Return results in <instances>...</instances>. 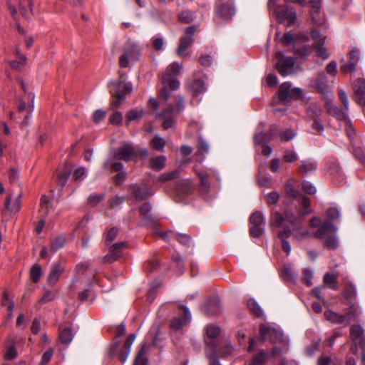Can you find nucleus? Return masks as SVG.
<instances>
[{
	"label": "nucleus",
	"mask_w": 365,
	"mask_h": 365,
	"mask_svg": "<svg viewBox=\"0 0 365 365\" xmlns=\"http://www.w3.org/2000/svg\"><path fill=\"white\" fill-rule=\"evenodd\" d=\"M285 217L286 219L279 212L272 210L270 225L281 228L277 231V236L282 250L288 257L292 250L289 239L292 237L297 241H302L309 237L310 233L306 229L294 227L301 224L303 220L302 217L296 216L289 212H286Z\"/></svg>",
	"instance_id": "1"
},
{
	"label": "nucleus",
	"mask_w": 365,
	"mask_h": 365,
	"mask_svg": "<svg viewBox=\"0 0 365 365\" xmlns=\"http://www.w3.org/2000/svg\"><path fill=\"white\" fill-rule=\"evenodd\" d=\"M192 90L193 93V98H197L200 95L207 91L205 81L202 79L195 80L192 85Z\"/></svg>",
	"instance_id": "38"
},
{
	"label": "nucleus",
	"mask_w": 365,
	"mask_h": 365,
	"mask_svg": "<svg viewBox=\"0 0 365 365\" xmlns=\"http://www.w3.org/2000/svg\"><path fill=\"white\" fill-rule=\"evenodd\" d=\"M165 143L166 142L164 138L160 137L158 135H155L150 141L153 148L159 151L163 150Z\"/></svg>",
	"instance_id": "49"
},
{
	"label": "nucleus",
	"mask_w": 365,
	"mask_h": 365,
	"mask_svg": "<svg viewBox=\"0 0 365 365\" xmlns=\"http://www.w3.org/2000/svg\"><path fill=\"white\" fill-rule=\"evenodd\" d=\"M87 177V172L84 167L76 169L73 173V179L75 181H81Z\"/></svg>",
	"instance_id": "55"
},
{
	"label": "nucleus",
	"mask_w": 365,
	"mask_h": 365,
	"mask_svg": "<svg viewBox=\"0 0 365 365\" xmlns=\"http://www.w3.org/2000/svg\"><path fill=\"white\" fill-rule=\"evenodd\" d=\"M303 97V91L300 88L294 87L290 82H284L281 84L278 91V98L284 103L290 102Z\"/></svg>",
	"instance_id": "3"
},
{
	"label": "nucleus",
	"mask_w": 365,
	"mask_h": 365,
	"mask_svg": "<svg viewBox=\"0 0 365 365\" xmlns=\"http://www.w3.org/2000/svg\"><path fill=\"white\" fill-rule=\"evenodd\" d=\"M336 231L337 227L330 221L326 220L319 225L318 229L315 232V236L318 238H322L324 237H327L328 235L331 233L336 234Z\"/></svg>",
	"instance_id": "27"
},
{
	"label": "nucleus",
	"mask_w": 365,
	"mask_h": 365,
	"mask_svg": "<svg viewBox=\"0 0 365 365\" xmlns=\"http://www.w3.org/2000/svg\"><path fill=\"white\" fill-rule=\"evenodd\" d=\"M247 306L250 312L257 317H262L264 314L262 309L255 299L250 298L247 301Z\"/></svg>",
	"instance_id": "42"
},
{
	"label": "nucleus",
	"mask_w": 365,
	"mask_h": 365,
	"mask_svg": "<svg viewBox=\"0 0 365 365\" xmlns=\"http://www.w3.org/2000/svg\"><path fill=\"white\" fill-rule=\"evenodd\" d=\"M31 278L34 282H37L41 276V268L38 264H34L31 269Z\"/></svg>",
	"instance_id": "62"
},
{
	"label": "nucleus",
	"mask_w": 365,
	"mask_h": 365,
	"mask_svg": "<svg viewBox=\"0 0 365 365\" xmlns=\"http://www.w3.org/2000/svg\"><path fill=\"white\" fill-rule=\"evenodd\" d=\"M152 210V205L150 202L144 203L139 209L140 215L143 217L144 220L148 221L149 224L154 222L153 218L150 213Z\"/></svg>",
	"instance_id": "41"
},
{
	"label": "nucleus",
	"mask_w": 365,
	"mask_h": 365,
	"mask_svg": "<svg viewBox=\"0 0 365 365\" xmlns=\"http://www.w3.org/2000/svg\"><path fill=\"white\" fill-rule=\"evenodd\" d=\"M327 216L329 220H336L341 216L340 210L337 207H329L327 210Z\"/></svg>",
	"instance_id": "56"
},
{
	"label": "nucleus",
	"mask_w": 365,
	"mask_h": 365,
	"mask_svg": "<svg viewBox=\"0 0 365 365\" xmlns=\"http://www.w3.org/2000/svg\"><path fill=\"white\" fill-rule=\"evenodd\" d=\"M345 289L344 295L346 299L351 303L356 298V289L354 284L350 281L344 279Z\"/></svg>",
	"instance_id": "39"
},
{
	"label": "nucleus",
	"mask_w": 365,
	"mask_h": 365,
	"mask_svg": "<svg viewBox=\"0 0 365 365\" xmlns=\"http://www.w3.org/2000/svg\"><path fill=\"white\" fill-rule=\"evenodd\" d=\"M138 155L135 148L130 143H122L113 155V159L128 162L135 160Z\"/></svg>",
	"instance_id": "10"
},
{
	"label": "nucleus",
	"mask_w": 365,
	"mask_h": 365,
	"mask_svg": "<svg viewBox=\"0 0 365 365\" xmlns=\"http://www.w3.org/2000/svg\"><path fill=\"white\" fill-rule=\"evenodd\" d=\"M166 158L165 155H159L150 159L149 165L150 168L154 170L159 171L163 170L165 166Z\"/></svg>",
	"instance_id": "35"
},
{
	"label": "nucleus",
	"mask_w": 365,
	"mask_h": 365,
	"mask_svg": "<svg viewBox=\"0 0 365 365\" xmlns=\"http://www.w3.org/2000/svg\"><path fill=\"white\" fill-rule=\"evenodd\" d=\"M71 171L70 169H66L59 173L58 176L57 180V186L61 190L66 184L70 175H71Z\"/></svg>",
	"instance_id": "47"
},
{
	"label": "nucleus",
	"mask_w": 365,
	"mask_h": 365,
	"mask_svg": "<svg viewBox=\"0 0 365 365\" xmlns=\"http://www.w3.org/2000/svg\"><path fill=\"white\" fill-rule=\"evenodd\" d=\"M140 55V49L136 43H130L123 50V53L119 59L120 66L126 68L128 66L129 62H135L139 59Z\"/></svg>",
	"instance_id": "9"
},
{
	"label": "nucleus",
	"mask_w": 365,
	"mask_h": 365,
	"mask_svg": "<svg viewBox=\"0 0 365 365\" xmlns=\"http://www.w3.org/2000/svg\"><path fill=\"white\" fill-rule=\"evenodd\" d=\"M316 91L323 95L327 99L330 100L332 97L329 86L327 81V76L324 72L319 73L312 80Z\"/></svg>",
	"instance_id": "11"
},
{
	"label": "nucleus",
	"mask_w": 365,
	"mask_h": 365,
	"mask_svg": "<svg viewBox=\"0 0 365 365\" xmlns=\"http://www.w3.org/2000/svg\"><path fill=\"white\" fill-rule=\"evenodd\" d=\"M132 91V85L130 83H125L123 81L114 83L110 89L111 94L116 98L113 103L118 107L124 100L127 93Z\"/></svg>",
	"instance_id": "8"
},
{
	"label": "nucleus",
	"mask_w": 365,
	"mask_h": 365,
	"mask_svg": "<svg viewBox=\"0 0 365 365\" xmlns=\"http://www.w3.org/2000/svg\"><path fill=\"white\" fill-rule=\"evenodd\" d=\"M162 85L163 87L159 91V96L161 99L166 102L170 96L168 87H170L172 90H176L180 86V82L175 76H173L169 72H167L163 75Z\"/></svg>",
	"instance_id": "6"
},
{
	"label": "nucleus",
	"mask_w": 365,
	"mask_h": 365,
	"mask_svg": "<svg viewBox=\"0 0 365 365\" xmlns=\"http://www.w3.org/2000/svg\"><path fill=\"white\" fill-rule=\"evenodd\" d=\"M18 356L17 350L14 344L6 347L4 358L5 359L11 360L16 358Z\"/></svg>",
	"instance_id": "57"
},
{
	"label": "nucleus",
	"mask_w": 365,
	"mask_h": 365,
	"mask_svg": "<svg viewBox=\"0 0 365 365\" xmlns=\"http://www.w3.org/2000/svg\"><path fill=\"white\" fill-rule=\"evenodd\" d=\"M295 136V133L292 129H287L284 131H280L279 137L282 141L287 142L292 140Z\"/></svg>",
	"instance_id": "64"
},
{
	"label": "nucleus",
	"mask_w": 365,
	"mask_h": 365,
	"mask_svg": "<svg viewBox=\"0 0 365 365\" xmlns=\"http://www.w3.org/2000/svg\"><path fill=\"white\" fill-rule=\"evenodd\" d=\"M324 246L329 249L334 250L338 247V241L336 235L327 236L324 240Z\"/></svg>",
	"instance_id": "60"
},
{
	"label": "nucleus",
	"mask_w": 365,
	"mask_h": 365,
	"mask_svg": "<svg viewBox=\"0 0 365 365\" xmlns=\"http://www.w3.org/2000/svg\"><path fill=\"white\" fill-rule=\"evenodd\" d=\"M216 16L224 21L231 19L235 14V9L232 4L218 0L215 5Z\"/></svg>",
	"instance_id": "14"
},
{
	"label": "nucleus",
	"mask_w": 365,
	"mask_h": 365,
	"mask_svg": "<svg viewBox=\"0 0 365 365\" xmlns=\"http://www.w3.org/2000/svg\"><path fill=\"white\" fill-rule=\"evenodd\" d=\"M206 338L205 339L209 351L217 350L216 339L220 334V328L215 324H209L206 327Z\"/></svg>",
	"instance_id": "15"
},
{
	"label": "nucleus",
	"mask_w": 365,
	"mask_h": 365,
	"mask_svg": "<svg viewBox=\"0 0 365 365\" xmlns=\"http://www.w3.org/2000/svg\"><path fill=\"white\" fill-rule=\"evenodd\" d=\"M126 247L124 242L114 243L110 245L109 252L103 257V261L107 263H112L119 259L122 255V251Z\"/></svg>",
	"instance_id": "18"
},
{
	"label": "nucleus",
	"mask_w": 365,
	"mask_h": 365,
	"mask_svg": "<svg viewBox=\"0 0 365 365\" xmlns=\"http://www.w3.org/2000/svg\"><path fill=\"white\" fill-rule=\"evenodd\" d=\"M173 237L185 246H190L192 244L191 237L188 235L177 233L173 234Z\"/></svg>",
	"instance_id": "54"
},
{
	"label": "nucleus",
	"mask_w": 365,
	"mask_h": 365,
	"mask_svg": "<svg viewBox=\"0 0 365 365\" xmlns=\"http://www.w3.org/2000/svg\"><path fill=\"white\" fill-rule=\"evenodd\" d=\"M149 350V346L146 344H143L135 359V365H146L148 359L145 356Z\"/></svg>",
	"instance_id": "36"
},
{
	"label": "nucleus",
	"mask_w": 365,
	"mask_h": 365,
	"mask_svg": "<svg viewBox=\"0 0 365 365\" xmlns=\"http://www.w3.org/2000/svg\"><path fill=\"white\" fill-rule=\"evenodd\" d=\"M265 127L264 123H260L258 126V131L254 135V143L255 145H264V144H269L272 140L270 135L262 132V130Z\"/></svg>",
	"instance_id": "28"
},
{
	"label": "nucleus",
	"mask_w": 365,
	"mask_h": 365,
	"mask_svg": "<svg viewBox=\"0 0 365 365\" xmlns=\"http://www.w3.org/2000/svg\"><path fill=\"white\" fill-rule=\"evenodd\" d=\"M195 31V26H189L185 29V36L180 38L179 46L177 48L178 56H183L186 49L192 45L194 41Z\"/></svg>",
	"instance_id": "17"
},
{
	"label": "nucleus",
	"mask_w": 365,
	"mask_h": 365,
	"mask_svg": "<svg viewBox=\"0 0 365 365\" xmlns=\"http://www.w3.org/2000/svg\"><path fill=\"white\" fill-rule=\"evenodd\" d=\"M179 308L182 310L183 316L175 317L171 320L170 325L174 330L182 329L184 326L188 324L192 319V315L187 307L180 304Z\"/></svg>",
	"instance_id": "16"
},
{
	"label": "nucleus",
	"mask_w": 365,
	"mask_h": 365,
	"mask_svg": "<svg viewBox=\"0 0 365 365\" xmlns=\"http://www.w3.org/2000/svg\"><path fill=\"white\" fill-rule=\"evenodd\" d=\"M259 341H268L272 344H277L272 350V354L281 355L288 350L289 339L284 336V334L275 328L264 324L259 327Z\"/></svg>",
	"instance_id": "2"
},
{
	"label": "nucleus",
	"mask_w": 365,
	"mask_h": 365,
	"mask_svg": "<svg viewBox=\"0 0 365 365\" xmlns=\"http://www.w3.org/2000/svg\"><path fill=\"white\" fill-rule=\"evenodd\" d=\"M350 335L353 340L351 350L354 353L356 351L357 344L365 346V340L363 337V328L359 324H354L350 328Z\"/></svg>",
	"instance_id": "21"
},
{
	"label": "nucleus",
	"mask_w": 365,
	"mask_h": 365,
	"mask_svg": "<svg viewBox=\"0 0 365 365\" xmlns=\"http://www.w3.org/2000/svg\"><path fill=\"white\" fill-rule=\"evenodd\" d=\"M73 337V335L70 327L64 328L59 334L60 341L62 344H65L66 345L69 344L71 342Z\"/></svg>",
	"instance_id": "44"
},
{
	"label": "nucleus",
	"mask_w": 365,
	"mask_h": 365,
	"mask_svg": "<svg viewBox=\"0 0 365 365\" xmlns=\"http://www.w3.org/2000/svg\"><path fill=\"white\" fill-rule=\"evenodd\" d=\"M63 267L60 263H54L52 264L51 269L48 276V282L51 285H54L60 278L61 274L63 272Z\"/></svg>",
	"instance_id": "29"
},
{
	"label": "nucleus",
	"mask_w": 365,
	"mask_h": 365,
	"mask_svg": "<svg viewBox=\"0 0 365 365\" xmlns=\"http://www.w3.org/2000/svg\"><path fill=\"white\" fill-rule=\"evenodd\" d=\"M280 275L285 282L291 283H295L296 282L297 274L289 264H284L282 266Z\"/></svg>",
	"instance_id": "33"
},
{
	"label": "nucleus",
	"mask_w": 365,
	"mask_h": 365,
	"mask_svg": "<svg viewBox=\"0 0 365 365\" xmlns=\"http://www.w3.org/2000/svg\"><path fill=\"white\" fill-rule=\"evenodd\" d=\"M180 175V172L177 170L171 172H168L162 174L160 177V180L163 182H167L175 178H178Z\"/></svg>",
	"instance_id": "61"
},
{
	"label": "nucleus",
	"mask_w": 365,
	"mask_h": 365,
	"mask_svg": "<svg viewBox=\"0 0 365 365\" xmlns=\"http://www.w3.org/2000/svg\"><path fill=\"white\" fill-rule=\"evenodd\" d=\"M325 108L327 109V113L334 117H335L339 120H342L344 122L349 120L347 111L348 110H341L337 106H334L331 101H327L325 104Z\"/></svg>",
	"instance_id": "26"
},
{
	"label": "nucleus",
	"mask_w": 365,
	"mask_h": 365,
	"mask_svg": "<svg viewBox=\"0 0 365 365\" xmlns=\"http://www.w3.org/2000/svg\"><path fill=\"white\" fill-rule=\"evenodd\" d=\"M323 283L332 290H338L337 274L334 272H327L323 277Z\"/></svg>",
	"instance_id": "34"
},
{
	"label": "nucleus",
	"mask_w": 365,
	"mask_h": 365,
	"mask_svg": "<svg viewBox=\"0 0 365 365\" xmlns=\"http://www.w3.org/2000/svg\"><path fill=\"white\" fill-rule=\"evenodd\" d=\"M250 233L254 237H259L264 232L265 220L261 212L256 211L250 217Z\"/></svg>",
	"instance_id": "7"
},
{
	"label": "nucleus",
	"mask_w": 365,
	"mask_h": 365,
	"mask_svg": "<svg viewBox=\"0 0 365 365\" xmlns=\"http://www.w3.org/2000/svg\"><path fill=\"white\" fill-rule=\"evenodd\" d=\"M266 354L261 350L252 360L248 365H265Z\"/></svg>",
	"instance_id": "52"
},
{
	"label": "nucleus",
	"mask_w": 365,
	"mask_h": 365,
	"mask_svg": "<svg viewBox=\"0 0 365 365\" xmlns=\"http://www.w3.org/2000/svg\"><path fill=\"white\" fill-rule=\"evenodd\" d=\"M19 6L21 16L26 19H29L30 14H32V1L21 0Z\"/></svg>",
	"instance_id": "40"
},
{
	"label": "nucleus",
	"mask_w": 365,
	"mask_h": 365,
	"mask_svg": "<svg viewBox=\"0 0 365 365\" xmlns=\"http://www.w3.org/2000/svg\"><path fill=\"white\" fill-rule=\"evenodd\" d=\"M317 167V163L310 160H303L300 166V169L305 173L309 174L316 170Z\"/></svg>",
	"instance_id": "46"
},
{
	"label": "nucleus",
	"mask_w": 365,
	"mask_h": 365,
	"mask_svg": "<svg viewBox=\"0 0 365 365\" xmlns=\"http://www.w3.org/2000/svg\"><path fill=\"white\" fill-rule=\"evenodd\" d=\"M135 339V334H130L126 338L123 349L119 354V360L123 364L126 361L127 358L130 352V348Z\"/></svg>",
	"instance_id": "30"
},
{
	"label": "nucleus",
	"mask_w": 365,
	"mask_h": 365,
	"mask_svg": "<svg viewBox=\"0 0 365 365\" xmlns=\"http://www.w3.org/2000/svg\"><path fill=\"white\" fill-rule=\"evenodd\" d=\"M144 110L143 109H132L126 114V123H129L130 121L139 120L143 115Z\"/></svg>",
	"instance_id": "45"
},
{
	"label": "nucleus",
	"mask_w": 365,
	"mask_h": 365,
	"mask_svg": "<svg viewBox=\"0 0 365 365\" xmlns=\"http://www.w3.org/2000/svg\"><path fill=\"white\" fill-rule=\"evenodd\" d=\"M21 194H22L21 192H19L16 195L12 205H11V195H9L6 198L5 209L11 212H16L19 211L21 209Z\"/></svg>",
	"instance_id": "31"
},
{
	"label": "nucleus",
	"mask_w": 365,
	"mask_h": 365,
	"mask_svg": "<svg viewBox=\"0 0 365 365\" xmlns=\"http://www.w3.org/2000/svg\"><path fill=\"white\" fill-rule=\"evenodd\" d=\"M192 188L190 180H182L177 182L176 193L180 196H185L190 193Z\"/></svg>",
	"instance_id": "32"
},
{
	"label": "nucleus",
	"mask_w": 365,
	"mask_h": 365,
	"mask_svg": "<svg viewBox=\"0 0 365 365\" xmlns=\"http://www.w3.org/2000/svg\"><path fill=\"white\" fill-rule=\"evenodd\" d=\"M118 234V229L116 227L111 228L106 234L105 243L106 246L110 247L111 242L116 238Z\"/></svg>",
	"instance_id": "58"
},
{
	"label": "nucleus",
	"mask_w": 365,
	"mask_h": 365,
	"mask_svg": "<svg viewBox=\"0 0 365 365\" xmlns=\"http://www.w3.org/2000/svg\"><path fill=\"white\" fill-rule=\"evenodd\" d=\"M310 35L314 41L313 48L317 56L323 59H327L329 56L324 46L326 37H322L319 31L316 29L312 30Z\"/></svg>",
	"instance_id": "12"
},
{
	"label": "nucleus",
	"mask_w": 365,
	"mask_h": 365,
	"mask_svg": "<svg viewBox=\"0 0 365 365\" xmlns=\"http://www.w3.org/2000/svg\"><path fill=\"white\" fill-rule=\"evenodd\" d=\"M281 42L284 46H292V51L299 57L304 58L307 56V50L304 48H297L294 44V40L293 36L290 34V32L285 33L281 39Z\"/></svg>",
	"instance_id": "20"
},
{
	"label": "nucleus",
	"mask_w": 365,
	"mask_h": 365,
	"mask_svg": "<svg viewBox=\"0 0 365 365\" xmlns=\"http://www.w3.org/2000/svg\"><path fill=\"white\" fill-rule=\"evenodd\" d=\"M220 312L219 302L216 299H211L207 301L205 308L204 312L208 315H215Z\"/></svg>",
	"instance_id": "37"
},
{
	"label": "nucleus",
	"mask_w": 365,
	"mask_h": 365,
	"mask_svg": "<svg viewBox=\"0 0 365 365\" xmlns=\"http://www.w3.org/2000/svg\"><path fill=\"white\" fill-rule=\"evenodd\" d=\"M324 315L327 320L334 324H348L351 319V314L350 313L342 315L331 310H327L324 312Z\"/></svg>",
	"instance_id": "22"
},
{
	"label": "nucleus",
	"mask_w": 365,
	"mask_h": 365,
	"mask_svg": "<svg viewBox=\"0 0 365 365\" xmlns=\"http://www.w3.org/2000/svg\"><path fill=\"white\" fill-rule=\"evenodd\" d=\"M40 205H41V212L46 215L48 212L49 207H50V202L48 200V197L46 195H43L41 197L40 200Z\"/></svg>",
	"instance_id": "63"
},
{
	"label": "nucleus",
	"mask_w": 365,
	"mask_h": 365,
	"mask_svg": "<svg viewBox=\"0 0 365 365\" xmlns=\"http://www.w3.org/2000/svg\"><path fill=\"white\" fill-rule=\"evenodd\" d=\"M196 173L200 180V189L205 192L210 191L212 184H219L220 182V175L215 170L197 171Z\"/></svg>",
	"instance_id": "4"
},
{
	"label": "nucleus",
	"mask_w": 365,
	"mask_h": 365,
	"mask_svg": "<svg viewBox=\"0 0 365 365\" xmlns=\"http://www.w3.org/2000/svg\"><path fill=\"white\" fill-rule=\"evenodd\" d=\"M276 58H278V61L276 63L275 67L282 76H287L294 73V60L293 58L285 56L282 51L276 53Z\"/></svg>",
	"instance_id": "5"
},
{
	"label": "nucleus",
	"mask_w": 365,
	"mask_h": 365,
	"mask_svg": "<svg viewBox=\"0 0 365 365\" xmlns=\"http://www.w3.org/2000/svg\"><path fill=\"white\" fill-rule=\"evenodd\" d=\"M322 110L317 104L311 105L307 109V115L310 118L318 119L321 115Z\"/></svg>",
	"instance_id": "50"
},
{
	"label": "nucleus",
	"mask_w": 365,
	"mask_h": 365,
	"mask_svg": "<svg viewBox=\"0 0 365 365\" xmlns=\"http://www.w3.org/2000/svg\"><path fill=\"white\" fill-rule=\"evenodd\" d=\"M274 13L277 19L286 26L294 24L297 19L296 11L287 6H277L274 10Z\"/></svg>",
	"instance_id": "13"
},
{
	"label": "nucleus",
	"mask_w": 365,
	"mask_h": 365,
	"mask_svg": "<svg viewBox=\"0 0 365 365\" xmlns=\"http://www.w3.org/2000/svg\"><path fill=\"white\" fill-rule=\"evenodd\" d=\"M110 168L112 171L114 172H122L124 171V166L120 162H114L112 163L110 160H108L103 163V168L108 170Z\"/></svg>",
	"instance_id": "48"
},
{
	"label": "nucleus",
	"mask_w": 365,
	"mask_h": 365,
	"mask_svg": "<svg viewBox=\"0 0 365 365\" xmlns=\"http://www.w3.org/2000/svg\"><path fill=\"white\" fill-rule=\"evenodd\" d=\"M65 244V239L63 237H57L52 242L51 250L53 252H56L59 249L63 247Z\"/></svg>",
	"instance_id": "59"
},
{
	"label": "nucleus",
	"mask_w": 365,
	"mask_h": 365,
	"mask_svg": "<svg viewBox=\"0 0 365 365\" xmlns=\"http://www.w3.org/2000/svg\"><path fill=\"white\" fill-rule=\"evenodd\" d=\"M314 277V271L311 269L306 268L303 270V276L302 281L307 286L310 287L312 285V278Z\"/></svg>",
	"instance_id": "51"
},
{
	"label": "nucleus",
	"mask_w": 365,
	"mask_h": 365,
	"mask_svg": "<svg viewBox=\"0 0 365 365\" xmlns=\"http://www.w3.org/2000/svg\"><path fill=\"white\" fill-rule=\"evenodd\" d=\"M359 60V53L358 50H353L349 53L348 62L340 66L342 73H353L356 70V66Z\"/></svg>",
	"instance_id": "23"
},
{
	"label": "nucleus",
	"mask_w": 365,
	"mask_h": 365,
	"mask_svg": "<svg viewBox=\"0 0 365 365\" xmlns=\"http://www.w3.org/2000/svg\"><path fill=\"white\" fill-rule=\"evenodd\" d=\"M210 150V146L207 142L200 135L199 137V143L197 146V156L202 155V157L199 158L200 160H203L205 158V155L208 153Z\"/></svg>",
	"instance_id": "43"
},
{
	"label": "nucleus",
	"mask_w": 365,
	"mask_h": 365,
	"mask_svg": "<svg viewBox=\"0 0 365 365\" xmlns=\"http://www.w3.org/2000/svg\"><path fill=\"white\" fill-rule=\"evenodd\" d=\"M175 107L173 104H170L162 112L158 113L156 115L158 117L163 118L164 122L163 127L165 130H168L174 126L175 123L174 116Z\"/></svg>",
	"instance_id": "19"
},
{
	"label": "nucleus",
	"mask_w": 365,
	"mask_h": 365,
	"mask_svg": "<svg viewBox=\"0 0 365 365\" xmlns=\"http://www.w3.org/2000/svg\"><path fill=\"white\" fill-rule=\"evenodd\" d=\"M179 19L182 23L190 24L194 19V14L189 10L182 11L179 14Z\"/></svg>",
	"instance_id": "53"
},
{
	"label": "nucleus",
	"mask_w": 365,
	"mask_h": 365,
	"mask_svg": "<svg viewBox=\"0 0 365 365\" xmlns=\"http://www.w3.org/2000/svg\"><path fill=\"white\" fill-rule=\"evenodd\" d=\"M130 190V198H133L137 201L146 200L153 195V192L149 188H143L138 185H132Z\"/></svg>",
	"instance_id": "25"
},
{
	"label": "nucleus",
	"mask_w": 365,
	"mask_h": 365,
	"mask_svg": "<svg viewBox=\"0 0 365 365\" xmlns=\"http://www.w3.org/2000/svg\"><path fill=\"white\" fill-rule=\"evenodd\" d=\"M354 99L358 104L365 103V79L359 78L354 83Z\"/></svg>",
	"instance_id": "24"
}]
</instances>
